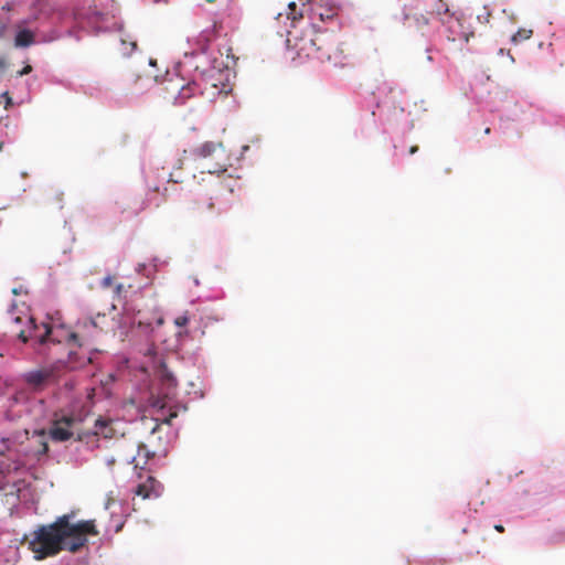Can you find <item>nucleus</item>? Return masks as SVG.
Returning <instances> with one entry per match:
<instances>
[{
	"label": "nucleus",
	"mask_w": 565,
	"mask_h": 565,
	"mask_svg": "<svg viewBox=\"0 0 565 565\" xmlns=\"http://www.w3.org/2000/svg\"><path fill=\"white\" fill-rule=\"evenodd\" d=\"M74 512L63 514L50 524L38 526L29 535H24L23 542L34 554L36 561H42L68 551L76 553L83 548L88 536H97L95 520H84L72 523Z\"/></svg>",
	"instance_id": "1"
},
{
	"label": "nucleus",
	"mask_w": 565,
	"mask_h": 565,
	"mask_svg": "<svg viewBox=\"0 0 565 565\" xmlns=\"http://www.w3.org/2000/svg\"><path fill=\"white\" fill-rule=\"evenodd\" d=\"M22 322L21 317H15L12 331L23 343H26L29 339H36L40 344L60 343L62 339L58 333L63 332L70 347L85 348L88 352L97 351L94 343L102 334L114 333L117 328V321L113 312L97 313L95 317L78 320L74 331H65L64 329L54 331L49 324L43 323V332L39 333L40 328L34 323L33 318H25L26 329H18V326Z\"/></svg>",
	"instance_id": "2"
},
{
	"label": "nucleus",
	"mask_w": 565,
	"mask_h": 565,
	"mask_svg": "<svg viewBox=\"0 0 565 565\" xmlns=\"http://www.w3.org/2000/svg\"><path fill=\"white\" fill-rule=\"evenodd\" d=\"M232 182L236 183V181L231 178L220 180L212 189L211 196H200L194 200L189 207L191 215L196 218H211L218 214L222 210L221 206L224 203L223 201H220V195L224 191H228L230 194L233 193L234 185Z\"/></svg>",
	"instance_id": "3"
},
{
	"label": "nucleus",
	"mask_w": 565,
	"mask_h": 565,
	"mask_svg": "<svg viewBox=\"0 0 565 565\" xmlns=\"http://www.w3.org/2000/svg\"><path fill=\"white\" fill-rule=\"evenodd\" d=\"M195 153L203 160L213 159L214 162H205L201 166L202 170H206L209 173L225 172L230 164V159L222 143L205 142L195 150Z\"/></svg>",
	"instance_id": "4"
},
{
	"label": "nucleus",
	"mask_w": 565,
	"mask_h": 565,
	"mask_svg": "<svg viewBox=\"0 0 565 565\" xmlns=\"http://www.w3.org/2000/svg\"><path fill=\"white\" fill-rule=\"evenodd\" d=\"M77 418L73 414L55 413L49 428V436L53 441H67L74 435Z\"/></svg>",
	"instance_id": "5"
},
{
	"label": "nucleus",
	"mask_w": 565,
	"mask_h": 565,
	"mask_svg": "<svg viewBox=\"0 0 565 565\" xmlns=\"http://www.w3.org/2000/svg\"><path fill=\"white\" fill-rule=\"evenodd\" d=\"M24 381L31 390L40 392L50 386L60 384L61 377L57 370L44 367L24 374Z\"/></svg>",
	"instance_id": "6"
},
{
	"label": "nucleus",
	"mask_w": 565,
	"mask_h": 565,
	"mask_svg": "<svg viewBox=\"0 0 565 565\" xmlns=\"http://www.w3.org/2000/svg\"><path fill=\"white\" fill-rule=\"evenodd\" d=\"M441 23L446 25V38L450 42L462 41L468 43L475 36V31L465 25L463 18L449 17L448 19H441Z\"/></svg>",
	"instance_id": "7"
},
{
	"label": "nucleus",
	"mask_w": 565,
	"mask_h": 565,
	"mask_svg": "<svg viewBox=\"0 0 565 565\" xmlns=\"http://www.w3.org/2000/svg\"><path fill=\"white\" fill-rule=\"evenodd\" d=\"M159 377L161 383V392L158 397L154 398L152 406L159 409H163L169 405L171 396L174 394L177 387V380L169 372L164 364L159 370Z\"/></svg>",
	"instance_id": "8"
},
{
	"label": "nucleus",
	"mask_w": 565,
	"mask_h": 565,
	"mask_svg": "<svg viewBox=\"0 0 565 565\" xmlns=\"http://www.w3.org/2000/svg\"><path fill=\"white\" fill-rule=\"evenodd\" d=\"M338 41L331 39L326 32H317L312 39H310V45L312 50L308 55H313L318 60H330L331 51L337 49Z\"/></svg>",
	"instance_id": "9"
},
{
	"label": "nucleus",
	"mask_w": 565,
	"mask_h": 565,
	"mask_svg": "<svg viewBox=\"0 0 565 565\" xmlns=\"http://www.w3.org/2000/svg\"><path fill=\"white\" fill-rule=\"evenodd\" d=\"M161 490V484L153 477H148L146 482L137 486L136 494L142 499H156L160 497Z\"/></svg>",
	"instance_id": "10"
},
{
	"label": "nucleus",
	"mask_w": 565,
	"mask_h": 565,
	"mask_svg": "<svg viewBox=\"0 0 565 565\" xmlns=\"http://www.w3.org/2000/svg\"><path fill=\"white\" fill-rule=\"evenodd\" d=\"M28 23L26 20H22L17 24V34L14 38L15 47H29L35 43V34L33 31L24 28Z\"/></svg>",
	"instance_id": "11"
},
{
	"label": "nucleus",
	"mask_w": 565,
	"mask_h": 565,
	"mask_svg": "<svg viewBox=\"0 0 565 565\" xmlns=\"http://www.w3.org/2000/svg\"><path fill=\"white\" fill-rule=\"evenodd\" d=\"M152 456L153 454L149 451L146 445L139 444L137 446V455L131 457L128 461L134 463L135 468L143 469Z\"/></svg>",
	"instance_id": "12"
},
{
	"label": "nucleus",
	"mask_w": 565,
	"mask_h": 565,
	"mask_svg": "<svg viewBox=\"0 0 565 565\" xmlns=\"http://www.w3.org/2000/svg\"><path fill=\"white\" fill-rule=\"evenodd\" d=\"M94 434L104 438H113L115 429L113 428V420L105 418H97L95 422Z\"/></svg>",
	"instance_id": "13"
},
{
	"label": "nucleus",
	"mask_w": 565,
	"mask_h": 565,
	"mask_svg": "<svg viewBox=\"0 0 565 565\" xmlns=\"http://www.w3.org/2000/svg\"><path fill=\"white\" fill-rule=\"evenodd\" d=\"M429 8L428 13L438 17L440 21L441 19L454 17V14L450 13L449 6L444 0H433Z\"/></svg>",
	"instance_id": "14"
},
{
	"label": "nucleus",
	"mask_w": 565,
	"mask_h": 565,
	"mask_svg": "<svg viewBox=\"0 0 565 565\" xmlns=\"http://www.w3.org/2000/svg\"><path fill=\"white\" fill-rule=\"evenodd\" d=\"M173 90H178V95L175 96V103L177 104H183L186 99L193 96L196 84L194 82L188 83L185 85H182L179 87L178 85H173Z\"/></svg>",
	"instance_id": "15"
},
{
	"label": "nucleus",
	"mask_w": 565,
	"mask_h": 565,
	"mask_svg": "<svg viewBox=\"0 0 565 565\" xmlns=\"http://www.w3.org/2000/svg\"><path fill=\"white\" fill-rule=\"evenodd\" d=\"M405 19L409 22L411 25L414 24L418 30H423L429 24V18L423 13H415L413 15L406 14Z\"/></svg>",
	"instance_id": "16"
},
{
	"label": "nucleus",
	"mask_w": 565,
	"mask_h": 565,
	"mask_svg": "<svg viewBox=\"0 0 565 565\" xmlns=\"http://www.w3.org/2000/svg\"><path fill=\"white\" fill-rule=\"evenodd\" d=\"M533 35V30L531 29H525V28H521L516 31V33H514L511 38V42L513 44H519L525 40H529L531 39V36Z\"/></svg>",
	"instance_id": "17"
},
{
	"label": "nucleus",
	"mask_w": 565,
	"mask_h": 565,
	"mask_svg": "<svg viewBox=\"0 0 565 565\" xmlns=\"http://www.w3.org/2000/svg\"><path fill=\"white\" fill-rule=\"evenodd\" d=\"M11 28V20L9 17L0 18V40L8 38Z\"/></svg>",
	"instance_id": "18"
},
{
	"label": "nucleus",
	"mask_w": 565,
	"mask_h": 565,
	"mask_svg": "<svg viewBox=\"0 0 565 565\" xmlns=\"http://www.w3.org/2000/svg\"><path fill=\"white\" fill-rule=\"evenodd\" d=\"M120 44H121L120 50L124 55H130L137 49V42L134 40L127 41L125 39H121Z\"/></svg>",
	"instance_id": "19"
},
{
	"label": "nucleus",
	"mask_w": 565,
	"mask_h": 565,
	"mask_svg": "<svg viewBox=\"0 0 565 565\" xmlns=\"http://www.w3.org/2000/svg\"><path fill=\"white\" fill-rule=\"evenodd\" d=\"M491 12L484 7L480 13L477 14V20L479 23L487 25L490 22Z\"/></svg>",
	"instance_id": "20"
},
{
	"label": "nucleus",
	"mask_w": 565,
	"mask_h": 565,
	"mask_svg": "<svg viewBox=\"0 0 565 565\" xmlns=\"http://www.w3.org/2000/svg\"><path fill=\"white\" fill-rule=\"evenodd\" d=\"M190 321V316L188 312H184L180 316H178L175 319H174V324L178 327V328H183L185 327Z\"/></svg>",
	"instance_id": "21"
},
{
	"label": "nucleus",
	"mask_w": 565,
	"mask_h": 565,
	"mask_svg": "<svg viewBox=\"0 0 565 565\" xmlns=\"http://www.w3.org/2000/svg\"><path fill=\"white\" fill-rule=\"evenodd\" d=\"M338 14V8L334 7V8H329V9H326V12H320L319 13V17L322 21L324 20H329V19H332L333 17H335Z\"/></svg>",
	"instance_id": "22"
},
{
	"label": "nucleus",
	"mask_w": 565,
	"mask_h": 565,
	"mask_svg": "<svg viewBox=\"0 0 565 565\" xmlns=\"http://www.w3.org/2000/svg\"><path fill=\"white\" fill-rule=\"evenodd\" d=\"M174 417H177V412L175 411H173V412L171 411L167 417L161 419V422L164 423V424H169L170 425Z\"/></svg>",
	"instance_id": "23"
},
{
	"label": "nucleus",
	"mask_w": 565,
	"mask_h": 565,
	"mask_svg": "<svg viewBox=\"0 0 565 565\" xmlns=\"http://www.w3.org/2000/svg\"><path fill=\"white\" fill-rule=\"evenodd\" d=\"M0 98L4 99V102H6V108H8V106L12 104V98H11V96L9 95V93H8V92L3 93V94L0 96Z\"/></svg>",
	"instance_id": "24"
},
{
	"label": "nucleus",
	"mask_w": 565,
	"mask_h": 565,
	"mask_svg": "<svg viewBox=\"0 0 565 565\" xmlns=\"http://www.w3.org/2000/svg\"><path fill=\"white\" fill-rule=\"evenodd\" d=\"M32 72V66L31 65H25L18 74L19 76H23V75H26L29 73Z\"/></svg>",
	"instance_id": "25"
},
{
	"label": "nucleus",
	"mask_w": 565,
	"mask_h": 565,
	"mask_svg": "<svg viewBox=\"0 0 565 565\" xmlns=\"http://www.w3.org/2000/svg\"><path fill=\"white\" fill-rule=\"evenodd\" d=\"M132 323H137L139 327H141V326L150 327L151 326V323L149 321H143L141 319L137 320V317L134 319Z\"/></svg>",
	"instance_id": "26"
},
{
	"label": "nucleus",
	"mask_w": 565,
	"mask_h": 565,
	"mask_svg": "<svg viewBox=\"0 0 565 565\" xmlns=\"http://www.w3.org/2000/svg\"><path fill=\"white\" fill-rule=\"evenodd\" d=\"M111 282H113V278L110 276H107L102 280V286L109 287L111 285Z\"/></svg>",
	"instance_id": "27"
},
{
	"label": "nucleus",
	"mask_w": 565,
	"mask_h": 565,
	"mask_svg": "<svg viewBox=\"0 0 565 565\" xmlns=\"http://www.w3.org/2000/svg\"><path fill=\"white\" fill-rule=\"evenodd\" d=\"M494 530H495V531H498V532H500V533H503V532H504V527H503V525H501V524H495V525H494Z\"/></svg>",
	"instance_id": "28"
},
{
	"label": "nucleus",
	"mask_w": 565,
	"mask_h": 565,
	"mask_svg": "<svg viewBox=\"0 0 565 565\" xmlns=\"http://www.w3.org/2000/svg\"><path fill=\"white\" fill-rule=\"evenodd\" d=\"M418 149H419V148H418V146H412V147L409 148V154H414V153H416V152L418 151Z\"/></svg>",
	"instance_id": "29"
},
{
	"label": "nucleus",
	"mask_w": 565,
	"mask_h": 565,
	"mask_svg": "<svg viewBox=\"0 0 565 565\" xmlns=\"http://www.w3.org/2000/svg\"><path fill=\"white\" fill-rule=\"evenodd\" d=\"M49 451V445L46 443H43L42 445V454H46Z\"/></svg>",
	"instance_id": "30"
},
{
	"label": "nucleus",
	"mask_w": 565,
	"mask_h": 565,
	"mask_svg": "<svg viewBox=\"0 0 565 565\" xmlns=\"http://www.w3.org/2000/svg\"><path fill=\"white\" fill-rule=\"evenodd\" d=\"M115 461H116V460H115V458H114V457H110V458H107V459H106V462H107V465H108V466H113V465L115 463Z\"/></svg>",
	"instance_id": "31"
},
{
	"label": "nucleus",
	"mask_w": 565,
	"mask_h": 565,
	"mask_svg": "<svg viewBox=\"0 0 565 565\" xmlns=\"http://www.w3.org/2000/svg\"><path fill=\"white\" fill-rule=\"evenodd\" d=\"M122 289V285H117L116 287V292L119 294Z\"/></svg>",
	"instance_id": "32"
},
{
	"label": "nucleus",
	"mask_w": 565,
	"mask_h": 565,
	"mask_svg": "<svg viewBox=\"0 0 565 565\" xmlns=\"http://www.w3.org/2000/svg\"><path fill=\"white\" fill-rule=\"evenodd\" d=\"M6 67V62L3 60H0V68H4Z\"/></svg>",
	"instance_id": "33"
},
{
	"label": "nucleus",
	"mask_w": 565,
	"mask_h": 565,
	"mask_svg": "<svg viewBox=\"0 0 565 565\" xmlns=\"http://www.w3.org/2000/svg\"><path fill=\"white\" fill-rule=\"evenodd\" d=\"M10 9H11V8H10V6H9V4H6V6H3V7H2V10H6V11H9Z\"/></svg>",
	"instance_id": "34"
},
{
	"label": "nucleus",
	"mask_w": 565,
	"mask_h": 565,
	"mask_svg": "<svg viewBox=\"0 0 565 565\" xmlns=\"http://www.w3.org/2000/svg\"><path fill=\"white\" fill-rule=\"evenodd\" d=\"M159 427V424H156V426L151 429V433H154Z\"/></svg>",
	"instance_id": "35"
},
{
	"label": "nucleus",
	"mask_w": 565,
	"mask_h": 565,
	"mask_svg": "<svg viewBox=\"0 0 565 565\" xmlns=\"http://www.w3.org/2000/svg\"><path fill=\"white\" fill-rule=\"evenodd\" d=\"M426 60H427L428 62H431L433 57H431L430 55H427V56H426Z\"/></svg>",
	"instance_id": "36"
},
{
	"label": "nucleus",
	"mask_w": 565,
	"mask_h": 565,
	"mask_svg": "<svg viewBox=\"0 0 565 565\" xmlns=\"http://www.w3.org/2000/svg\"><path fill=\"white\" fill-rule=\"evenodd\" d=\"M484 134H486V135H489V134H490V128H486V129H484Z\"/></svg>",
	"instance_id": "37"
},
{
	"label": "nucleus",
	"mask_w": 565,
	"mask_h": 565,
	"mask_svg": "<svg viewBox=\"0 0 565 565\" xmlns=\"http://www.w3.org/2000/svg\"><path fill=\"white\" fill-rule=\"evenodd\" d=\"M209 3H214L216 0H205Z\"/></svg>",
	"instance_id": "38"
},
{
	"label": "nucleus",
	"mask_w": 565,
	"mask_h": 565,
	"mask_svg": "<svg viewBox=\"0 0 565 565\" xmlns=\"http://www.w3.org/2000/svg\"><path fill=\"white\" fill-rule=\"evenodd\" d=\"M86 360H87V362H89V363L92 362V358H90V356H87V358H86Z\"/></svg>",
	"instance_id": "39"
},
{
	"label": "nucleus",
	"mask_w": 565,
	"mask_h": 565,
	"mask_svg": "<svg viewBox=\"0 0 565 565\" xmlns=\"http://www.w3.org/2000/svg\"><path fill=\"white\" fill-rule=\"evenodd\" d=\"M161 323H162V319H161V318H159V319H158V324H161Z\"/></svg>",
	"instance_id": "40"
},
{
	"label": "nucleus",
	"mask_w": 565,
	"mask_h": 565,
	"mask_svg": "<svg viewBox=\"0 0 565 565\" xmlns=\"http://www.w3.org/2000/svg\"><path fill=\"white\" fill-rule=\"evenodd\" d=\"M2 147H3V143H2V142H0V150H2Z\"/></svg>",
	"instance_id": "41"
}]
</instances>
